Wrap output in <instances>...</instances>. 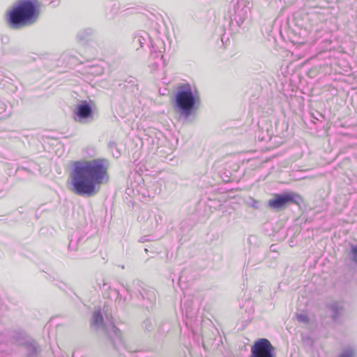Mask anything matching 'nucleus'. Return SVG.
Returning a JSON list of instances; mask_svg holds the SVG:
<instances>
[{
  "mask_svg": "<svg viewBox=\"0 0 357 357\" xmlns=\"http://www.w3.org/2000/svg\"><path fill=\"white\" fill-rule=\"evenodd\" d=\"M356 349L349 347L344 349L337 357H356Z\"/></svg>",
  "mask_w": 357,
  "mask_h": 357,
  "instance_id": "13",
  "label": "nucleus"
},
{
  "mask_svg": "<svg viewBox=\"0 0 357 357\" xmlns=\"http://www.w3.org/2000/svg\"><path fill=\"white\" fill-rule=\"evenodd\" d=\"M6 105L0 100V114L6 110Z\"/></svg>",
  "mask_w": 357,
  "mask_h": 357,
  "instance_id": "23",
  "label": "nucleus"
},
{
  "mask_svg": "<svg viewBox=\"0 0 357 357\" xmlns=\"http://www.w3.org/2000/svg\"><path fill=\"white\" fill-rule=\"evenodd\" d=\"M68 248L72 250H77V242L73 241V240H70Z\"/></svg>",
  "mask_w": 357,
  "mask_h": 357,
  "instance_id": "19",
  "label": "nucleus"
},
{
  "mask_svg": "<svg viewBox=\"0 0 357 357\" xmlns=\"http://www.w3.org/2000/svg\"><path fill=\"white\" fill-rule=\"evenodd\" d=\"M143 328L145 331H151L155 326V321L150 318L146 319L143 322Z\"/></svg>",
  "mask_w": 357,
  "mask_h": 357,
  "instance_id": "15",
  "label": "nucleus"
},
{
  "mask_svg": "<svg viewBox=\"0 0 357 357\" xmlns=\"http://www.w3.org/2000/svg\"><path fill=\"white\" fill-rule=\"evenodd\" d=\"M90 73L96 75H102L103 73V68L100 66L93 67L90 71Z\"/></svg>",
  "mask_w": 357,
  "mask_h": 357,
  "instance_id": "18",
  "label": "nucleus"
},
{
  "mask_svg": "<svg viewBox=\"0 0 357 357\" xmlns=\"http://www.w3.org/2000/svg\"><path fill=\"white\" fill-rule=\"evenodd\" d=\"M250 357H268V339H259L255 342Z\"/></svg>",
  "mask_w": 357,
  "mask_h": 357,
  "instance_id": "8",
  "label": "nucleus"
},
{
  "mask_svg": "<svg viewBox=\"0 0 357 357\" xmlns=\"http://www.w3.org/2000/svg\"><path fill=\"white\" fill-rule=\"evenodd\" d=\"M158 43L161 45V47H156L155 45H152L151 53L149 57V67L152 70H156L160 67L165 66V61L162 54V51L165 50V47L162 41H158Z\"/></svg>",
  "mask_w": 357,
  "mask_h": 357,
  "instance_id": "6",
  "label": "nucleus"
},
{
  "mask_svg": "<svg viewBox=\"0 0 357 357\" xmlns=\"http://www.w3.org/2000/svg\"><path fill=\"white\" fill-rule=\"evenodd\" d=\"M109 167V162L105 158L75 162L70 175L72 191L79 196H94L100 185L108 182Z\"/></svg>",
  "mask_w": 357,
  "mask_h": 357,
  "instance_id": "1",
  "label": "nucleus"
},
{
  "mask_svg": "<svg viewBox=\"0 0 357 357\" xmlns=\"http://www.w3.org/2000/svg\"><path fill=\"white\" fill-rule=\"evenodd\" d=\"M351 259L357 265V245H352L351 247Z\"/></svg>",
  "mask_w": 357,
  "mask_h": 357,
  "instance_id": "16",
  "label": "nucleus"
},
{
  "mask_svg": "<svg viewBox=\"0 0 357 357\" xmlns=\"http://www.w3.org/2000/svg\"><path fill=\"white\" fill-rule=\"evenodd\" d=\"M109 146L111 148V149H113V148H115L116 146V144L115 142H109Z\"/></svg>",
  "mask_w": 357,
  "mask_h": 357,
  "instance_id": "24",
  "label": "nucleus"
},
{
  "mask_svg": "<svg viewBox=\"0 0 357 357\" xmlns=\"http://www.w3.org/2000/svg\"><path fill=\"white\" fill-rule=\"evenodd\" d=\"M328 309L331 312V317L334 321H336L343 310L342 305L337 302H332L327 305Z\"/></svg>",
  "mask_w": 357,
  "mask_h": 357,
  "instance_id": "11",
  "label": "nucleus"
},
{
  "mask_svg": "<svg viewBox=\"0 0 357 357\" xmlns=\"http://www.w3.org/2000/svg\"><path fill=\"white\" fill-rule=\"evenodd\" d=\"M92 33L93 30L91 29H85L77 33V38L80 42H85L89 38Z\"/></svg>",
  "mask_w": 357,
  "mask_h": 357,
  "instance_id": "12",
  "label": "nucleus"
},
{
  "mask_svg": "<svg viewBox=\"0 0 357 357\" xmlns=\"http://www.w3.org/2000/svg\"><path fill=\"white\" fill-rule=\"evenodd\" d=\"M93 119V109L87 101H82L77 106L75 120L82 123L91 122Z\"/></svg>",
  "mask_w": 357,
  "mask_h": 357,
  "instance_id": "7",
  "label": "nucleus"
},
{
  "mask_svg": "<svg viewBox=\"0 0 357 357\" xmlns=\"http://www.w3.org/2000/svg\"><path fill=\"white\" fill-rule=\"evenodd\" d=\"M133 44L143 47L144 45H152L151 39L148 33L141 31L137 33L133 38Z\"/></svg>",
  "mask_w": 357,
  "mask_h": 357,
  "instance_id": "10",
  "label": "nucleus"
},
{
  "mask_svg": "<svg viewBox=\"0 0 357 357\" xmlns=\"http://www.w3.org/2000/svg\"><path fill=\"white\" fill-rule=\"evenodd\" d=\"M296 318L299 322L304 323V324H307L309 322V317L305 314H297Z\"/></svg>",
  "mask_w": 357,
  "mask_h": 357,
  "instance_id": "17",
  "label": "nucleus"
},
{
  "mask_svg": "<svg viewBox=\"0 0 357 357\" xmlns=\"http://www.w3.org/2000/svg\"><path fill=\"white\" fill-rule=\"evenodd\" d=\"M147 241H148V238H146V236L142 237L141 239L139 240V241L142 243H144Z\"/></svg>",
  "mask_w": 357,
  "mask_h": 357,
  "instance_id": "25",
  "label": "nucleus"
},
{
  "mask_svg": "<svg viewBox=\"0 0 357 357\" xmlns=\"http://www.w3.org/2000/svg\"><path fill=\"white\" fill-rule=\"evenodd\" d=\"M36 6L35 3L26 0L20 2L9 14V22L14 28H18L26 23H33L36 20Z\"/></svg>",
  "mask_w": 357,
  "mask_h": 357,
  "instance_id": "4",
  "label": "nucleus"
},
{
  "mask_svg": "<svg viewBox=\"0 0 357 357\" xmlns=\"http://www.w3.org/2000/svg\"><path fill=\"white\" fill-rule=\"evenodd\" d=\"M274 347L269 342V357H275Z\"/></svg>",
  "mask_w": 357,
  "mask_h": 357,
  "instance_id": "21",
  "label": "nucleus"
},
{
  "mask_svg": "<svg viewBox=\"0 0 357 357\" xmlns=\"http://www.w3.org/2000/svg\"><path fill=\"white\" fill-rule=\"evenodd\" d=\"M245 204L255 209H259L261 206L259 201L256 200L251 197H249L245 199Z\"/></svg>",
  "mask_w": 357,
  "mask_h": 357,
  "instance_id": "14",
  "label": "nucleus"
},
{
  "mask_svg": "<svg viewBox=\"0 0 357 357\" xmlns=\"http://www.w3.org/2000/svg\"><path fill=\"white\" fill-rule=\"evenodd\" d=\"M303 202L301 196L295 192H286L283 193H276L273 197L269 200V207L278 211L283 210L288 206L295 204L300 206Z\"/></svg>",
  "mask_w": 357,
  "mask_h": 357,
  "instance_id": "5",
  "label": "nucleus"
},
{
  "mask_svg": "<svg viewBox=\"0 0 357 357\" xmlns=\"http://www.w3.org/2000/svg\"><path fill=\"white\" fill-rule=\"evenodd\" d=\"M60 0H50V4L52 7H56L59 5Z\"/></svg>",
  "mask_w": 357,
  "mask_h": 357,
  "instance_id": "22",
  "label": "nucleus"
},
{
  "mask_svg": "<svg viewBox=\"0 0 357 357\" xmlns=\"http://www.w3.org/2000/svg\"><path fill=\"white\" fill-rule=\"evenodd\" d=\"M252 3L249 0H238L237 2L236 14L243 22L250 17Z\"/></svg>",
  "mask_w": 357,
  "mask_h": 357,
  "instance_id": "9",
  "label": "nucleus"
},
{
  "mask_svg": "<svg viewBox=\"0 0 357 357\" xmlns=\"http://www.w3.org/2000/svg\"><path fill=\"white\" fill-rule=\"evenodd\" d=\"M31 347L32 353H35V352H36V349H37V348H36V346H34V345H31Z\"/></svg>",
  "mask_w": 357,
  "mask_h": 357,
  "instance_id": "26",
  "label": "nucleus"
},
{
  "mask_svg": "<svg viewBox=\"0 0 357 357\" xmlns=\"http://www.w3.org/2000/svg\"><path fill=\"white\" fill-rule=\"evenodd\" d=\"M107 324L104 322L100 310H95L92 316L91 326L93 328L104 331L106 335L107 344H110L114 349L123 353V351L127 350V348L121 332L107 317Z\"/></svg>",
  "mask_w": 357,
  "mask_h": 357,
  "instance_id": "2",
  "label": "nucleus"
},
{
  "mask_svg": "<svg viewBox=\"0 0 357 357\" xmlns=\"http://www.w3.org/2000/svg\"><path fill=\"white\" fill-rule=\"evenodd\" d=\"M113 291H114V294L116 296V302H118L119 304L120 305L121 301V297L119 291L116 289H114Z\"/></svg>",
  "mask_w": 357,
  "mask_h": 357,
  "instance_id": "20",
  "label": "nucleus"
},
{
  "mask_svg": "<svg viewBox=\"0 0 357 357\" xmlns=\"http://www.w3.org/2000/svg\"><path fill=\"white\" fill-rule=\"evenodd\" d=\"M273 247H274V245H271V246H270V249H271V250H273L272 249H273Z\"/></svg>",
  "mask_w": 357,
  "mask_h": 357,
  "instance_id": "27",
  "label": "nucleus"
},
{
  "mask_svg": "<svg viewBox=\"0 0 357 357\" xmlns=\"http://www.w3.org/2000/svg\"><path fill=\"white\" fill-rule=\"evenodd\" d=\"M200 96L197 90L192 91L189 84L178 86L176 95V105L178 111L185 116H189L192 112L199 107Z\"/></svg>",
  "mask_w": 357,
  "mask_h": 357,
  "instance_id": "3",
  "label": "nucleus"
}]
</instances>
